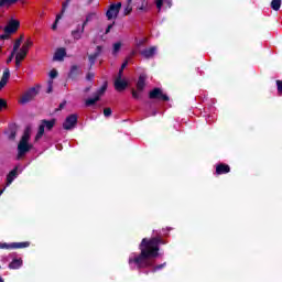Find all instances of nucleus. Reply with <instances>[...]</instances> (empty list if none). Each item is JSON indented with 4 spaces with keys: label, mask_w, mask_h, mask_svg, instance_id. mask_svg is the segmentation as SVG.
Returning a JSON list of instances; mask_svg holds the SVG:
<instances>
[{
    "label": "nucleus",
    "mask_w": 282,
    "mask_h": 282,
    "mask_svg": "<svg viewBox=\"0 0 282 282\" xmlns=\"http://www.w3.org/2000/svg\"><path fill=\"white\" fill-rule=\"evenodd\" d=\"M160 243H166L160 237L151 238L150 240L143 238L140 243V253H131L129 256L128 263L130 268H138L139 270L142 268H152V272H158V270H162V268L166 267V262L163 264L155 265L156 257H160Z\"/></svg>",
    "instance_id": "obj_1"
},
{
    "label": "nucleus",
    "mask_w": 282,
    "mask_h": 282,
    "mask_svg": "<svg viewBox=\"0 0 282 282\" xmlns=\"http://www.w3.org/2000/svg\"><path fill=\"white\" fill-rule=\"evenodd\" d=\"M30 135H31V130L30 128H26L18 144L17 160H21L22 158H25V154L30 153V150L33 147L32 144H30Z\"/></svg>",
    "instance_id": "obj_2"
},
{
    "label": "nucleus",
    "mask_w": 282,
    "mask_h": 282,
    "mask_svg": "<svg viewBox=\"0 0 282 282\" xmlns=\"http://www.w3.org/2000/svg\"><path fill=\"white\" fill-rule=\"evenodd\" d=\"M54 124H55L54 120H51V121L43 120L35 135V142H39L43 138V134L45 133V129L50 131L54 128Z\"/></svg>",
    "instance_id": "obj_3"
},
{
    "label": "nucleus",
    "mask_w": 282,
    "mask_h": 282,
    "mask_svg": "<svg viewBox=\"0 0 282 282\" xmlns=\"http://www.w3.org/2000/svg\"><path fill=\"white\" fill-rule=\"evenodd\" d=\"M36 96H39V90L32 87L22 95L19 102L20 105H28V102H32Z\"/></svg>",
    "instance_id": "obj_4"
},
{
    "label": "nucleus",
    "mask_w": 282,
    "mask_h": 282,
    "mask_svg": "<svg viewBox=\"0 0 282 282\" xmlns=\"http://www.w3.org/2000/svg\"><path fill=\"white\" fill-rule=\"evenodd\" d=\"M105 91H107V85H104L101 88H99L95 93L94 98H88L86 100V107H91V105H96V102H98V100H100V96H102L105 94Z\"/></svg>",
    "instance_id": "obj_5"
},
{
    "label": "nucleus",
    "mask_w": 282,
    "mask_h": 282,
    "mask_svg": "<svg viewBox=\"0 0 282 282\" xmlns=\"http://www.w3.org/2000/svg\"><path fill=\"white\" fill-rule=\"evenodd\" d=\"M78 123V116L77 115H70L66 118V120L63 123V128L66 131H69L72 129H74V127H76V124Z\"/></svg>",
    "instance_id": "obj_6"
},
{
    "label": "nucleus",
    "mask_w": 282,
    "mask_h": 282,
    "mask_svg": "<svg viewBox=\"0 0 282 282\" xmlns=\"http://www.w3.org/2000/svg\"><path fill=\"white\" fill-rule=\"evenodd\" d=\"M120 8H122V3L120 2L117 4H111L106 13L107 19H109V21H111V19H117Z\"/></svg>",
    "instance_id": "obj_7"
},
{
    "label": "nucleus",
    "mask_w": 282,
    "mask_h": 282,
    "mask_svg": "<svg viewBox=\"0 0 282 282\" xmlns=\"http://www.w3.org/2000/svg\"><path fill=\"white\" fill-rule=\"evenodd\" d=\"M20 25L21 23L18 20L11 19L4 28V34H14Z\"/></svg>",
    "instance_id": "obj_8"
},
{
    "label": "nucleus",
    "mask_w": 282,
    "mask_h": 282,
    "mask_svg": "<svg viewBox=\"0 0 282 282\" xmlns=\"http://www.w3.org/2000/svg\"><path fill=\"white\" fill-rule=\"evenodd\" d=\"M30 242H13V243H0V249H19V248H28Z\"/></svg>",
    "instance_id": "obj_9"
},
{
    "label": "nucleus",
    "mask_w": 282,
    "mask_h": 282,
    "mask_svg": "<svg viewBox=\"0 0 282 282\" xmlns=\"http://www.w3.org/2000/svg\"><path fill=\"white\" fill-rule=\"evenodd\" d=\"M150 98L152 99L156 98L158 100H164V101L169 100V96L164 95L162 93V89L160 88H154L152 91H150Z\"/></svg>",
    "instance_id": "obj_10"
},
{
    "label": "nucleus",
    "mask_w": 282,
    "mask_h": 282,
    "mask_svg": "<svg viewBox=\"0 0 282 282\" xmlns=\"http://www.w3.org/2000/svg\"><path fill=\"white\" fill-rule=\"evenodd\" d=\"M143 58H153L155 54H158V46H151L150 48H145L140 52Z\"/></svg>",
    "instance_id": "obj_11"
},
{
    "label": "nucleus",
    "mask_w": 282,
    "mask_h": 282,
    "mask_svg": "<svg viewBox=\"0 0 282 282\" xmlns=\"http://www.w3.org/2000/svg\"><path fill=\"white\" fill-rule=\"evenodd\" d=\"M127 80L122 79V77H117L115 80V88L117 91H124L127 89Z\"/></svg>",
    "instance_id": "obj_12"
},
{
    "label": "nucleus",
    "mask_w": 282,
    "mask_h": 282,
    "mask_svg": "<svg viewBox=\"0 0 282 282\" xmlns=\"http://www.w3.org/2000/svg\"><path fill=\"white\" fill-rule=\"evenodd\" d=\"M65 56H67V51H65V47L57 48L53 56V61H64Z\"/></svg>",
    "instance_id": "obj_13"
},
{
    "label": "nucleus",
    "mask_w": 282,
    "mask_h": 282,
    "mask_svg": "<svg viewBox=\"0 0 282 282\" xmlns=\"http://www.w3.org/2000/svg\"><path fill=\"white\" fill-rule=\"evenodd\" d=\"M8 80H10V68H6L3 75L0 80V91L3 89L6 85H8Z\"/></svg>",
    "instance_id": "obj_14"
},
{
    "label": "nucleus",
    "mask_w": 282,
    "mask_h": 282,
    "mask_svg": "<svg viewBox=\"0 0 282 282\" xmlns=\"http://www.w3.org/2000/svg\"><path fill=\"white\" fill-rule=\"evenodd\" d=\"M19 171V167L13 169L8 175H7V186H10L17 180L19 174L17 173Z\"/></svg>",
    "instance_id": "obj_15"
},
{
    "label": "nucleus",
    "mask_w": 282,
    "mask_h": 282,
    "mask_svg": "<svg viewBox=\"0 0 282 282\" xmlns=\"http://www.w3.org/2000/svg\"><path fill=\"white\" fill-rule=\"evenodd\" d=\"M6 134L8 135L9 140H14V138H17V124L11 123L8 131H6Z\"/></svg>",
    "instance_id": "obj_16"
},
{
    "label": "nucleus",
    "mask_w": 282,
    "mask_h": 282,
    "mask_svg": "<svg viewBox=\"0 0 282 282\" xmlns=\"http://www.w3.org/2000/svg\"><path fill=\"white\" fill-rule=\"evenodd\" d=\"M147 83V75H144V74H141L140 76H139V79H138V83H137V89H138V91H142L143 89H144V87H145V84Z\"/></svg>",
    "instance_id": "obj_17"
},
{
    "label": "nucleus",
    "mask_w": 282,
    "mask_h": 282,
    "mask_svg": "<svg viewBox=\"0 0 282 282\" xmlns=\"http://www.w3.org/2000/svg\"><path fill=\"white\" fill-rule=\"evenodd\" d=\"M217 175H224L225 173H230V166L226 164H219L216 166Z\"/></svg>",
    "instance_id": "obj_18"
},
{
    "label": "nucleus",
    "mask_w": 282,
    "mask_h": 282,
    "mask_svg": "<svg viewBox=\"0 0 282 282\" xmlns=\"http://www.w3.org/2000/svg\"><path fill=\"white\" fill-rule=\"evenodd\" d=\"M83 33L80 25H77V29L72 31V36L75 41H80V39H83Z\"/></svg>",
    "instance_id": "obj_19"
},
{
    "label": "nucleus",
    "mask_w": 282,
    "mask_h": 282,
    "mask_svg": "<svg viewBox=\"0 0 282 282\" xmlns=\"http://www.w3.org/2000/svg\"><path fill=\"white\" fill-rule=\"evenodd\" d=\"M100 52H102V46H97L96 52L93 55H89L90 65L96 63V58L100 56Z\"/></svg>",
    "instance_id": "obj_20"
},
{
    "label": "nucleus",
    "mask_w": 282,
    "mask_h": 282,
    "mask_svg": "<svg viewBox=\"0 0 282 282\" xmlns=\"http://www.w3.org/2000/svg\"><path fill=\"white\" fill-rule=\"evenodd\" d=\"M23 265V260L21 259H14L10 264L9 268L10 270H19Z\"/></svg>",
    "instance_id": "obj_21"
},
{
    "label": "nucleus",
    "mask_w": 282,
    "mask_h": 282,
    "mask_svg": "<svg viewBox=\"0 0 282 282\" xmlns=\"http://www.w3.org/2000/svg\"><path fill=\"white\" fill-rule=\"evenodd\" d=\"M80 74V68L76 65H73L70 67V72H69V78H77L78 75Z\"/></svg>",
    "instance_id": "obj_22"
},
{
    "label": "nucleus",
    "mask_w": 282,
    "mask_h": 282,
    "mask_svg": "<svg viewBox=\"0 0 282 282\" xmlns=\"http://www.w3.org/2000/svg\"><path fill=\"white\" fill-rule=\"evenodd\" d=\"M271 8L275 12H279V10H281V0H272L271 1Z\"/></svg>",
    "instance_id": "obj_23"
},
{
    "label": "nucleus",
    "mask_w": 282,
    "mask_h": 282,
    "mask_svg": "<svg viewBox=\"0 0 282 282\" xmlns=\"http://www.w3.org/2000/svg\"><path fill=\"white\" fill-rule=\"evenodd\" d=\"M122 48V42H116L112 46L113 56L118 55V52Z\"/></svg>",
    "instance_id": "obj_24"
},
{
    "label": "nucleus",
    "mask_w": 282,
    "mask_h": 282,
    "mask_svg": "<svg viewBox=\"0 0 282 282\" xmlns=\"http://www.w3.org/2000/svg\"><path fill=\"white\" fill-rule=\"evenodd\" d=\"M26 56H28V52L23 51L21 48L18 53H15V58H18L20 61H24Z\"/></svg>",
    "instance_id": "obj_25"
},
{
    "label": "nucleus",
    "mask_w": 282,
    "mask_h": 282,
    "mask_svg": "<svg viewBox=\"0 0 282 282\" xmlns=\"http://www.w3.org/2000/svg\"><path fill=\"white\" fill-rule=\"evenodd\" d=\"M19 0H0V8H3V6H12L13 3H17Z\"/></svg>",
    "instance_id": "obj_26"
},
{
    "label": "nucleus",
    "mask_w": 282,
    "mask_h": 282,
    "mask_svg": "<svg viewBox=\"0 0 282 282\" xmlns=\"http://www.w3.org/2000/svg\"><path fill=\"white\" fill-rule=\"evenodd\" d=\"M30 47H32V41L28 40L20 50L28 53L30 52Z\"/></svg>",
    "instance_id": "obj_27"
},
{
    "label": "nucleus",
    "mask_w": 282,
    "mask_h": 282,
    "mask_svg": "<svg viewBox=\"0 0 282 282\" xmlns=\"http://www.w3.org/2000/svg\"><path fill=\"white\" fill-rule=\"evenodd\" d=\"M69 3H72V0H66L65 2L62 3L61 14H65V11L67 10V8H69Z\"/></svg>",
    "instance_id": "obj_28"
},
{
    "label": "nucleus",
    "mask_w": 282,
    "mask_h": 282,
    "mask_svg": "<svg viewBox=\"0 0 282 282\" xmlns=\"http://www.w3.org/2000/svg\"><path fill=\"white\" fill-rule=\"evenodd\" d=\"M63 19V13H59L56 15L55 22L52 25V30H56L57 25H58V21Z\"/></svg>",
    "instance_id": "obj_29"
},
{
    "label": "nucleus",
    "mask_w": 282,
    "mask_h": 282,
    "mask_svg": "<svg viewBox=\"0 0 282 282\" xmlns=\"http://www.w3.org/2000/svg\"><path fill=\"white\" fill-rule=\"evenodd\" d=\"M19 47H21V41H15L13 44V54H17V52H19Z\"/></svg>",
    "instance_id": "obj_30"
},
{
    "label": "nucleus",
    "mask_w": 282,
    "mask_h": 282,
    "mask_svg": "<svg viewBox=\"0 0 282 282\" xmlns=\"http://www.w3.org/2000/svg\"><path fill=\"white\" fill-rule=\"evenodd\" d=\"M276 87H278V93L280 94V96H282V82L281 80H276Z\"/></svg>",
    "instance_id": "obj_31"
},
{
    "label": "nucleus",
    "mask_w": 282,
    "mask_h": 282,
    "mask_svg": "<svg viewBox=\"0 0 282 282\" xmlns=\"http://www.w3.org/2000/svg\"><path fill=\"white\" fill-rule=\"evenodd\" d=\"M104 116H105V118H109L111 116V108H105Z\"/></svg>",
    "instance_id": "obj_32"
},
{
    "label": "nucleus",
    "mask_w": 282,
    "mask_h": 282,
    "mask_svg": "<svg viewBox=\"0 0 282 282\" xmlns=\"http://www.w3.org/2000/svg\"><path fill=\"white\" fill-rule=\"evenodd\" d=\"M94 17H95V13H88L86 15V23H89V21H93Z\"/></svg>",
    "instance_id": "obj_33"
},
{
    "label": "nucleus",
    "mask_w": 282,
    "mask_h": 282,
    "mask_svg": "<svg viewBox=\"0 0 282 282\" xmlns=\"http://www.w3.org/2000/svg\"><path fill=\"white\" fill-rule=\"evenodd\" d=\"M56 76H58V72L56 69L50 72V78H56Z\"/></svg>",
    "instance_id": "obj_34"
},
{
    "label": "nucleus",
    "mask_w": 282,
    "mask_h": 282,
    "mask_svg": "<svg viewBox=\"0 0 282 282\" xmlns=\"http://www.w3.org/2000/svg\"><path fill=\"white\" fill-rule=\"evenodd\" d=\"M17 55V53H14L13 51L11 52V55L9 56V58L7 59L8 65H10V63H12V58H14V56Z\"/></svg>",
    "instance_id": "obj_35"
},
{
    "label": "nucleus",
    "mask_w": 282,
    "mask_h": 282,
    "mask_svg": "<svg viewBox=\"0 0 282 282\" xmlns=\"http://www.w3.org/2000/svg\"><path fill=\"white\" fill-rule=\"evenodd\" d=\"M163 3H164V0H156V8H158V10H162Z\"/></svg>",
    "instance_id": "obj_36"
},
{
    "label": "nucleus",
    "mask_w": 282,
    "mask_h": 282,
    "mask_svg": "<svg viewBox=\"0 0 282 282\" xmlns=\"http://www.w3.org/2000/svg\"><path fill=\"white\" fill-rule=\"evenodd\" d=\"M3 107H8V104L4 99H0V111L3 109Z\"/></svg>",
    "instance_id": "obj_37"
},
{
    "label": "nucleus",
    "mask_w": 282,
    "mask_h": 282,
    "mask_svg": "<svg viewBox=\"0 0 282 282\" xmlns=\"http://www.w3.org/2000/svg\"><path fill=\"white\" fill-rule=\"evenodd\" d=\"M21 61L23 59H19L18 57H15V67L19 69V67H21Z\"/></svg>",
    "instance_id": "obj_38"
},
{
    "label": "nucleus",
    "mask_w": 282,
    "mask_h": 282,
    "mask_svg": "<svg viewBox=\"0 0 282 282\" xmlns=\"http://www.w3.org/2000/svg\"><path fill=\"white\" fill-rule=\"evenodd\" d=\"M139 10H142L143 12H147V3L142 2L141 7Z\"/></svg>",
    "instance_id": "obj_39"
},
{
    "label": "nucleus",
    "mask_w": 282,
    "mask_h": 282,
    "mask_svg": "<svg viewBox=\"0 0 282 282\" xmlns=\"http://www.w3.org/2000/svg\"><path fill=\"white\" fill-rule=\"evenodd\" d=\"M131 3L128 2V6L126 8V14H129V12H131Z\"/></svg>",
    "instance_id": "obj_40"
},
{
    "label": "nucleus",
    "mask_w": 282,
    "mask_h": 282,
    "mask_svg": "<svg viewBox=\"0 0 282 282\" xmlns=\"http://www.w3.org/2000/svg\"><path fill=\"white\" fill-rule=\"evenodd\" d=\"M89 22H87V20L84 21V23L82 24L80 29H82V32H85V28L86 25L88 24Z\"/></svg>",
    "instance_id": "obj_41"
},
{
    "label": "nucleus",
    "mask_w": 282,
    "mask_h": 282,
    "mask_svg": "<svg viewBox=\"0 0 282 282\" xmlns=\"http://www.w3.org/2000/svg\"><path fill=\"white\" fill-rule=\"evenodd\" d=\"M132 97L138 99V98H140V95L138 94V91L132 90Z\"/></svg>",
    "instance_id": "obj_42"
},
{
    "label": "nucleus",
    "mask_w": 282,
    "mask_h": 282,
    "mask_svg": "<svg viewBox=\"0 0 282 282\" xmlns=\"http://www.w3.org/2000/svg\"><path fill=\"white\" fill-rule=\"evenodd\" d=\"M0 39L2 40L10 39V33H4L3 35L0 36Z\"/></svg>",
    "instance_id": "obj_43"
},
{
    "label": "nucleus",
    "mask_w": 282,
    "mask_h": 282,
    "mask_svg": "<svg viewBox=\"0 0 282 282\" xmlns=\"http://www.w3.org/2000/svg\"><path fill=\"white\" fill-rule=\"evenodd\" d=\"M129 65V59L122 63L121 69H124Z\"/></svg>",
    "instance_id": "obj_44"
},
{
    "label": "nucleus",
    "mask_w": 282,
    "mask_h": 282,
    "mask_svg": "<svg viewBox=\"0 0 282 282\" xmlns=\"http://www.w3.org/2000/svg\"><path fill=\"white\" fill-rule=\"evenodd\" d=\"M86 78H87L88 80H93V78H94V73H88L87 76H86Z\"/></svg>",
    "instance_id": "obj_45"
},
{
    "label": "nucleus",
    "mask_w": 282,
    "mask_h": 282,
    "mask_svg": "<svg viewBox=\"0 0 282 282\" xmlns=\"http://www.w3.org/2000/svg\"><path fill=\"white\" fill-rule=\"evenodd\" d=\"M111 28H113V24L108 25V28L106 29V34H109V32H111Z\"/></svg>",
    "instance_id": "obj_46"
},
{
    "label": "nucleus",
    "mask_w": 282,
    "mask_h": 282,
    "mask_svg": "<svg viewBox=\"0 0 282 282\" xmlns=\"http://www.w3.org/2000/svg\"><path fill=\"white\" fill-rule=\"evenodd\" d=\"M123 72H124V68H120L117 78H122V73Z\"/></svg>",
    "instance_id": "obj_47"
},
{
    "label": "nucleus",
    "mask_w": 282,
    "mask_h": 282,
    "mask_svg": "<svg viewBox=\"0 0 282 282\" xmlns=\"http://www.w3.org/2000/svg\"><path fill=\"white\" fill-rule=\"evenodd\" d=\"M65 105H67L65 101L59 104V108L57 109V111H61V109H64L65 108Z\"/></svg>",
    "instance_id": "obj_48"
},
{
    "label": "nucleus",
    "mask_w": 282,
    "mask_h": 282,
    "mask_svg": "<svg viewBox=\"0 0 282 282\" xmlns=\"http://www.w3.org/2000/svg\"><path fill=\"white\" fill-rule=\"evenodd\" d=\"M47 94H52V82L48 84Z\"/></svg>",
    "instance_id": "obj_49"
},
{
    "label": "nucleus",
    "mask_w": 282,
    "mask_h": 282,
    "mask_svg": "<svg viewBox=\"0 0 282 282\" xmlns=\"http://www.w3.org/2000/svg\"><path fill=\"white\" fill-rule=\"evenodd\" d=\"M15 41H20V44L23 43V36H21L20 39L15 40Z\"/></svg>",
    "instance_id": "obj_50"
},
{
    "label": "nucleus",
    "mask_w": 282,
    "mask_h": 282,
    "mask_svg": "<svg viewBox=\"0 0 282 282\" xmlns=\"http://www.w3.org/2000/svg\"><path fill=\"white\" fill-rule=\"evenodd\" d=\"M142 43H144V41L140 40L139 43L137 45H142Z\"/></svg>",
    "instance_id": "obj_51"
},
{
    "label": "nucleus",
    "mask_w": 282,
    "mask_h": 282,
    "mask_svg": "<svg viewBox=\"0 0 282 282\" xmlns=\"http://www.w3.org/2000/svg\"><path fill=\"white\" fill-rule=\"evenodd\" d=\"M133 2V0H128V3H132Z\"/></svg>",
    "instance_id": "obj_52"
},
{
    "label": "nucleus",
    "mask_w": 282,
    "mask_h": 282,
    "mask_svg": "<svg viewBox=\"0 0 282 282\" xmlns=\"http://www.w3.org/2000/svg\"><path fill=\"white\" fill-rule=\"evenodd\" d=\"M169 8H171V2H167Z\"/></svg>",
    "instance_id": "obj_53"
},
{
    "label": "nucleus",
    "mask_w": 282,
    "mask_h": 282,
    "mask_svg": "<svg viewBox=\"0 0 282 282\" xmlns=\"http://www.w3.org/2000/svg\"><path fill=\"white\" fill-rule=\"evenodd\" d=\"M0 282H3V278L0 276Z\"/></svg>",
    "instance_id": "obj_54"
},
{
    "label": "nucleus",
    "mask_w": 282,
    "mask_h": 282,
    "mask_svg": "<svg viewBox=\"0 0 282 282\" xmlns=\"http://www.w3.org/2000/svg\"><path fill=\"white\" fill-rule=\"evenodd\" d=\"M86 91H89V88H86Z\"/></svg>",
    "instance_id": "obj_55"
}]
</instances>
